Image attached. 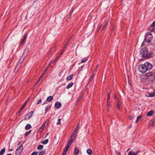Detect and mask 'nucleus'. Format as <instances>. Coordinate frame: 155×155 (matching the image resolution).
Returning <instances> with one entry per match:
<instances>
[{"instance_id":"1","label":"nucleus","mask_w":155,"mask_h":155,"mask_svg":"<svg viewBox=\"0 0 155 155\" xmlns=\"http://www.w3.org/2000/svg\"><path fill=\"white\" fill-rule=\"evenodd\" d=\"M140 54L141 57L146 59L151 57L153 55V53L152 52L148 53V50L146 47L140 49Z\"/></svg>"},{"instance_id":"2","label":"nucleus","mask_w":155,"mask_h":155,"mask_svg":"<svg viewBox=\"0 0 155 155\" xmlns=\"http://www.w3.org/2000/svg\"><path fill=\"white\" fill-rule=\"evenodd\" d=\"M153 38V37L152 34L150 32L147 33L146 34L145 38L142 44V46H143L145 45V43L146 42L147 43H150L152 40Z\"/></svg>"},{"instance_id":"3","label":"nucleus","mask_w":155,"mask_h":155,"mask_svg":"<svg viewBox=\"0 0 155 155\" xmlns=\"http://www.w3.org/2000/svg\"><path fill=\"white\" fill-rule=\"evenodd\" d=\"M143 65L146 71H150L152 68V64L148 62H145Z\"/></svg>"},{"instance_id":"4","label":"nucleus","mask_w":155,"mask_h":155,"mask_svg":"<svg viewBox=\"0 0 155 155\" xmlns=\"http://www.w3.org/2000/svg\"><path fill=\"white\" fill-rule=\"evenodd\" d=\"M23 150V146L22 145H20L16 149L15 151V155H20Z\"/></svg>"},{"instance_id":"5","label":"nucleus","mask_w":155,"mask_h":155,"mask_svg":"<svg viewBox=\"0 0 155 155\" xmlns=\"http://www.w3.org/2000/svg\"><path fill=\"white\" fill-rule=\"evenodd\" d=\"M138 70L142 73H145L147 71L143 64H141L138 67Z\"/></svg>"},{"instance_id":"6","label":"nucleus","mask_w":155,"mask_h":155,"mask_svg":"<svg viewBox=\"0 0 155 155\" xmlns=\"http://www.w3.org/2000/svg\"><path fill=\"white\" fill-rule=\"evenodd\" d=\"M33 112V111H31L30 113H28L25 117V120H28L32 116Z\"/></svg>"},{"instance_id":"7","label":"nucleus","mask_w":155,"mask_h":155,"mask_svg":"<svg viewBox=\"0 0 155 155\" xmlns=\"http://www.w3.org/2000/svg\"><path fill=\"white\" fill-rule=\"evenodd\" d=\"M73 137V136H71L70 140L68 141V143L66 145V146H68V147H69L71 145L73 140H73V139H72Z\"/></svg>"},{"instance_id":"8","label":"nucleus","mask_w":155,"mask_h":155,"mask_svg":"<svg viewBox=\"0 0 155 155\" xmlns=\"http://www.w3.org/2000/svg\"><path fill=\"white\" fill-rule=\"evenodd\" d=\"M29 51V48H26L24 50L23 54L22 55L23 56V58H25L27 56V54Z\"/></svg>"},{"instance_id":"9","label":"nucleus","mask_w":155,"mask_h":155,"mask_svg":"<svg viewBox=\"0 0 155 155\" xmlns=\"http://www.w3.org/2000/svg\"><path fill=\"white\" fill-rule=\"evenodd\" d=\"M54 106L57 109H59L61 107V104L60 102H57L55 103Z\"/></svg>"},{"instance_id":"10","label":"nucleus","mask_w":155,"mask_h":155,"mask_svg":"<svg viewBox=\"0 0 155 155\" xmlns=\"http://www.w3.org/2000/svg\"><path fill=\"white\" fill-rule=\"evenodd\" d=\"M147 76H148L149 77L147 78L146 79V80H147V79H149L150 80V82H151L153 80L152 78V73H150L148 74Z\"/></svg>"},{"instance_id":"11","label":"nucleus","mask_w":155,"mask_h":155,"mask_svg":"<svg viewBox=\"0 0 155 155\" xmlns=\"http://www.w3.org/2000/svg\"><path fill=\"white\" fill-rule=\"evenodd\" d=\"M26 37H27V34L26 33L25 34V35H24L22 41H21V45H23L25 43V39H26Z\"/></svg>"},{"instance_id":"12","label":"nucleus","mask_w":155,"mask_h":155,"mask_svg":"<svg viewBox=\"0 0 155 155\" xmlns=\"http://www.w3.org/2000/svg\"><path fill=\"white\" fill-rule=\"evenodd\" d=\"M79 151L78 148L75 147L74 150V153L75 155H78L79 153Z\"/></svg>"},{"instance_id":"13","label":"nucleus","mask_w":155,"mask_h":155,"mask_svg":"<svg viewBox=\"0 0 155 155\" xmlns=\"http://www.w3.org/2000/svg\"><path fill=\"white\" fill-rule=\"evenodd\" d=\"M121 105V103L120 102L118 101L117 103L116 104V106L117 107L119 110L120 109V107Z\"/></svg>"},{"instance_id":"14","label":"nucleus","mask_w":155,"mask_h":155,"mask_svg":"<svg viewBox=\"0 0 155 155\" xmlns=\"http://www.w3.org/2000/svg\"><path fill=\"white\" fill-rule=\"evenodd\" d=\"M5 151V147L2 148L0 151V155H3Z\"/></svg>"},{"instance_id":"15","label":"nucleus","mask_w":155,"mask_h":155,"mask_svg":"<svg viewBox=\"0 0 155 155\" xmlns=\"http://www.w3.org/2000/svg\"><path fill=\"white\" fill-rule=\"evenodd\" d=\"M87 153L89 155L92 154L93 153L92 150L90 149H88L87 150Z\"/></svg>"},{"instance_id":"16","label":"nucleus","mask_w":155,"mask_h":155,"mask_svg":"<svg viewBox=\"0 0 155 155\" xmlns=\"http://www.w3.org/2000/svg\"><path fill=\"white\" fill-rule=\"evenodd\" d=\"M31 128V126L29 124H27L25 127V129L27 130Z\"/></svg>"},{"instance_id":"17","label":"nucleus","mask_w":155,"mask_h":155,"mask_svg":"<svg viewBox=\"0 0 155 155\" xmlns=\"http://www.w3.org/2000/svg\"><path fill=\"white\" fill-rule=\"evenodd\" d=\"M53 99V97L52 96H49L47 98L46 100L48 101H52Z\"/></svg>"},{"instance_id":"18","label":"nucleus","mask_w":155,"mask_h":155,"mask_svg":"<svg viewBox=\"0 0 155 155\" xmlns=\"http://www.w3.org/2000/svg\"><path fill=\"white\" fill-rule=\"evenodd\" d=\"M153 113L154 112L152 110H150L147 113V116H151L153 114Z\"/></svg>"},{"instance_id":"19","label":"nucleus","mask_w":155,"mask_h":155,"mask_svg":"<svg viewBox=\"0 0 155 155\" xmlns=\"http://www.w3.org/2000/svg\"><path fill=\"white\" fill-rule=\"evenodd\" d=\"M45 126V124H43L41 127H40L39 129V131L40 132H42L44 129V127Z\"/></svg>"},{"instance_id":"20","label":"nucleus","mask_w":155,"mask_h":155,"mask_svg":"<svg viewBox=\"0 0 155 155\" xmlns=\"http://www.w3.org/2000/svg\"><path fill=\"white\" fill-rule=\"evenodd\" d=\"M45 150H41V151H38V152H37V154L38 153L39 155H43L45 153Z\"/></svg>"},{"instance_id":"21","label":"nucleus","mask_w":155,"mask_h":155,"mask_svg":"<svg viewBox=\"0 0 155 155\" xmlns=\"http://www.w3.org/2000/svg\"><path fill=\"white\" fill-rule=\"evenodd\" d=\"M73 82H71V83H69L68 85L66 87V88L67 89H68L71 88L73 85Z\"/></svg>"},{"instance_id":"22","label":"nucleus","mask_w":155,"mask_h":155,"mask_svg":"<svg viewBox=\"0 0 155 155\" xmlns=\"http://www.w3.org/2000/svg\"><path fill=\"white\" fill-rule=\"evenodd\" d=\"M77 133V132L76 131V132H75L74 131V130L73 132V133H72V136H73V137H72V139H73V140H74V139L75 138V137L76 135V134Z\"/></svg>"},{"instance_id":"23","label":"nucleus","mask_w":155,"mask_h":155,"mask_svg":"<svg viewBox=\"0 0 155 155\" xmlns=\"http://www.w3.org/2000/svg\"><path fill=\"white\" fill-rule=\"evenodd\" d=\"M73 76H74L73 74H72L71 75L68 76L67 77V79L68 80H70L73 78Z\"/></svg>"},{"instance_id":"24","label":"nucleus","mask_w":155,"mask_h":155,"mask_svg":"<svg viewBox=\"0 0 155 155\" xmlns=\"http://www.w3.org/2000/svg\"><path fill=\"white\" fill-rule=\"evenodd\" d=\"M48 139H46L41 142V143L43 144H46L48 142Z\"/></svg>"},{"instance_id":"25","label":"nucleus","mask_w":155,"mask_h":155,"mask_svg":"<svg viewBox=\"0 0 155 155\" xmlns=\"http://www.w3.org/2000/svg\"><path fill=\"white\" fill-rule=\"evenodd\" d=\"M155 96V93L154 92L149 94V97H152Z\"/></svg>"},{"instance_id":"26","label":"nucleus","mask_w":155,"mask_h":155,"mask_svg":"<svg viewBox=\"0 0 155 155\" xmlns=\"http://www.w3.org/2000/svg\"><path fill=\"white\" fill-rule=\"evenodd\" d=\"M43 148V146L41 145H39L38 147H37V149L38 150H41Z\"/></svg>"},{"instance_id":"27","label":"nucleus","mask_w":155,"mask_h":155,"mask_svg":"<svg viewBox=\"0 0 155 155\" xmlns=\"http://www.w3.org/2000/svg\"><path fill=\"white\" fill-rule=\"evenodd\" d=\"M25 58H23V56H22L19 61V63L20 64H21L23 62Z\"/></svg>"},{"instance_id":"28","label":"nucleus","mask_w":155,"mask_h":155,"mask_svg":"<svg viewBox=\"0 0 155 155\" xmlns=\"http://www.w3.org/2000/svg\"><path fill=\"white\" fill-rule=\"evenodd\" d=\"M128 155H136V153L134 152L130 151L128 153Z\"/></svg>"},{"instance_id":"29","label":"nucleus","mask_w":155,"mask_h":155,"mask_svg":"<svg viewBox=\"0 0 155 155\" xmlns=\"http://www.w3.org/2000/svg\"><path fill=\"white\" fill-rule=\"evenodd\" d=\"M79 128V125L78 124L77 127H76V128L74 130L75 132H78V129Z\"/></svg>"},{"instance_id":"30","label":"nucleus","mask_w":155,"mask_h":155,"mask_svg":"<svg viewBox=\"0 0 155 155\" xmlns=\"http://www.w3.org/2000/svg\"><path fill=\"white\" fill-rule=\"evenodd\" d=\"M108 22V21H107L105 23V24H104V27H103V28L102 30H104V29L105 28H106V26L107 25Z\"/></svg>"},{"instance_id":"31","label":"nucleus","mask_w":155,"mask_h":155,"mask_svg":"<svg viewBox=\"0 0 155 155\" xmlns=\"http://www.w3.org/2000/svg\"><path fill=\"white\" fill-rule=\"evenodd\" d=\"M50 108V106H48L45 108V113H46L48 111V110Z\"/></svg>"},{"instance_id":"32","label":"nucleus","mask_w":155,"mask_h":155,"mask_svg":"<svg viewBox=\"0 0 155 155\" xmlns=\"http://www.w3.org/2000/svg\"><path fill=\"white\" fill-rule=\"evenodd\" d=\"M25 107V105H23L21 108L20 109L19 111L18 112V113L20 114L21 113V111Z\"/></svg>"},{"instance_id":"33","label":"nucleus","mask_w":155,"mask_h":155,"mask_svg":"<svg viewBox=\"0 0 155 155\" xmlns=\"http://www.w3.org/2000/svg\"><path fill=\"white\" fill-rule=\"evenodd\" d=\"M141 117V115H140L138 116L137 117V119H136V123H137L138 121V120L140 119Z\"/></svg>"},{"instance_id":"34","label":"nucleus","mask_w":155,"mask_h":155,"mask_svg":"<svg viewBox=\"0 0 155 155\" xmlns=\"http://www.w3.org/2000/svg\"><path fill=\"white\" fill-rule=\"evenodd\" d=\"M61 119H58V122L57 123V124H59V125L61 124Z\"/></svg>"},{"instance_id":"35","label":"nucleus","mask_w":155,"mask_h":155,"mask_svg":"<svg viewBox=\"0 0 155 155\" xmlns=\"http://www.w3.org/2000/svg\"><path fill=\"white\" fill-rule=\"evenodd\" d=\"M87 59L86 58H84L83 59L82 61H81V63H84L85 62L87 61Z\"/></svg>"},{"instance_id":"36","label":"nucleus","mask_w":155,"mask_h":155,"mask_svg":"<svg viewBox=\"0 0 155 155\" xmlns=\"http://www.w3.org/2000/svg\"><path fill=\"white\" fill-rule=\"evenodd\" d=\"M110 105V103L108 101H107V107H109Z\"/></svg>"},{"instance_id":"37","label":"nucleus","mask_w":155,"mask_h":155,"mask_svg":"<svg viewBox=\"0 0 155 155\" xmlns=\"http://www.w3.org/2000/svg\"><path fill=\"white\" fill-rule=\"evenodd\" d=\"M29 134L28 132H26L25 134V137H26L28 135H29Z\"/></svg>"},{"instance_id":"38","label":"nucleus","mask_w":155,"mask_h":155,"mask_svg":"<svg viewBox=\"0 0 155 155\" xmlns=\"http://www.w3.org/2000/svg\"><path fill=\"white\" fill-rule=\"evenodd\" d=\"M69 147H68V146H66V147H65L64 150H65V151H67L68 150V149L69 148Z\"/></svg>"},{"instance_id":"39","label":"nucleus","mask_w":155,"mask_h":155,"mask_svg":"<svg viewBox=\"0 0 155 155\" xmlns=\"http://www.w3.org/2000/svg\"><path fill=\"white\" fill-rule=\"evenodd\" d=\"M69 147H68V146H66V147H65L64 150H65V151H67L68 150V149L69 148Z\"/></svg>"},{"instance_id":"40","label":"nucleus","mask_w":155,"mask_h":155,"mask_svg":"<svg viewBox=\"0 0 155 155\" xmlns=\"http://www.w3.org/2000/svg\"><path fill=\"white\" fill-rule=\"evenodd\" d=\"M37 152H34L32 153L31 155H37Z\"/></svg>"},{"instance_id":"41","label":"nucleus","mask_w":155,"mask_h":155,"mask_svg":"<svg viewBox=\"0 0 155 155\" xmlns=\"http://www.w3.org/2000/svg\"><path fill=\"white\" fill-rule=\"evenodd\" d=\"M151 27H154L155 26V21H154L153 23L151 25Z\"/></svg>"},{"instance_id":"42","label":"nucleus","mask_w":155,"mask_h":155,"mask_svg":"<svg viewBox=\"0 0 155 155\" xmlns=\"http://www.w3.org/2000/svg\"><path fill=\"white\" fill-rule=\"evenodd\" d=\"M29 98L25 102V103L24 104V105H25H25L28 102V101Z\"/></svg>"},{"instance_id":"43","label":"nucleus","mask_w":155,"mask_h":155,"mask_svg":"<svg viewBox=\"0 0 155 155\" xmlns=\"http://www.w3.org/2000/svg\"><path fill=\"white\" fill-rule=\"evenodd\" d=\"M41 99H40L37 102V104H39L41 102Z\"/></svg>"},{"instance_id":"44","label":"nucleus","mask_w":155,"mask_h":155,"mask_svg":"<svg viewBox=\"0 0 155 155\" xmlns=\"http://www.w3.org/2000/svg\"><path fill=\"white\" fill-rule=\"evenodd\" d=\"M49 120H47L45 122V124H47V125H48V124L49 123Z\"/></svg>"},{"instance_id":"45","label":"nucleus","mask_w":155,"mask_h":155,"mask_svg":"<svg viewBox=\"0 0 155 155\" xmlns=\"http://www.w3.org/2000/svg\"><path fill=\"white\" fill-rule=\"evenodd\" d=\"M151 31H153L155 33V27H153L151 29Z\"/></svg>"},{"instance_id":"46","label":"nucleus","mask_w":155,"mask_h":155,"mask_svg":"<svg viewBox=\"0 0 155 155\" xmlns=\"http://www.w3.org/2000/svg\"><path fill=\"white\" fill-rule=\"evenodd\" d=\"M67 152L64 150L62 155H66Z\"/></svg>"},{"instance_id":"47","label":"nucleus","mask_w":155,"mask_h":155,"mask_svg":"<svg viewBox=\"0 0 155 155\" xmlns=\"http://www.w3.org/2000/svg\"><path fill=\"white\" fill-rule=\"evenodd\" d=\"M110 99V94L108 93V96L107 98V101H108V100Z\"/></svg>"},{"instance_id":"48","label":"nucleus","mask_w":155,"mask_h":155,"mask_svg":"<svg viewBox=\"0 0 155 155\" xmlns=\"http://www.w3.org/2000/svg\"><path fill=\"white\" fill-rule=\"evenodd\" d=\"M41 78H40V77L38 79V81H37V83L35 84V86L36 85V84L38 83L40 81V80L41 79Z\"/></svg>"},{"instance_id":"49","label":"nucleus","mask_w":155,"mask_h":155,"mask_svg":"<svg viewBox=\"0 0 155 155\" xmlns=\"http://www.w3.org/2000/svg\"><path fill=\"white\" fill-rule=\"evenodd\" d=\"M129 119L130 120H131L132 119V117L131 116H129Z\"/></svg>"},{"instance_id":"50","label":"nucleus","mask_w":155,"mask_h":155,"mask_svg":"<svg viewBox=\"0 0 155 155\" xmlns=\"http://www.w3.org/2000/svg\"><path fill=\"white\" fill-rule=\"evenodd\" d=\"M49 64H49L48 66L46 68V69L45 70L44 72V73L47 71V69L48 68Z\"/></svg>"},{"instance_id":"51","label":"nucleus","mask_w":155,"mask_h":155,"mask_svg":"<svg viewBox=\"0 0 155 155\" xmlns=\"http://www.w3.org/2000/svg\"><path fill=\"white\" fill-rule=\"evenodd\" d=\"M44 72L41 75V76H40V78H41L44 75Z\"/></svg>"},{"instance_id":"52","label":"nucleus","mask_w":155,"mask_h":155,"mask_svg":"<svg viewBox=\"0 0 155 155\" xmlns=\"http://www.w3.org/2000/svg\"><path fill=\"white\" fill-rule=\"evenodd\" d=\"M68 45V43H67L65 45L64 47L66 48V47Z\"/></svg>"},{"instance_id":"53","label":"nucleus","mask_w":155,"mask_h":155,"mask_svg":"<svg viewBox=\"0 0 155 155\" xmlns=\"http://www.w3.org/2000/svg\"><path fill=\"white\" fill-rule=\"evenodd\" d=\"M98 67V65H97L96 67V68H95V71H97V68Z\"/></svg>"},{"instance_id":"54","label":"nucleus","mask_w":155,"mask_h":155,"mask_svg":"<svg viewBox=\"0 0 155 155\" xmlns=\"http://www.w3.org/2000/svg\"><path fill=\"white\" fill-rule=\"evenodd\" d=\"M65 48L64 47V48H63L62 50V51L63 52L65 50Z\"/></svg>"},{"instance_id":"55","label":"nucleus","mask_w":155,"mask_h":155,"mask_svg":"<svg viewBox=\"0 0 155 155\" xmlns=\"http://www.w3.org/2000/svg\"><path fill=\"white\" fill-rule=\"evenodd\" d=\"M13 150V149H9L8 150V151H12Z\"/></svg>"},{"instance_id":"56","label":"nucleus","mask_w":155,"mask_h":155,"mask_svg":"<svg viewBox=\"0 0 155 155\" xmlns=\"http://www.w3.org/2000/svg\"><path fill=\"white\" fill-rule=\"evenodd\" d=\"M48 134H49V133H47L46 135V137H45V138H46L47 137L48 135Z\"/></svg>"},{"instance_id":"57","label":"nucleus","mask_w":155,"mask_h":155,"mask_svg":"<svg viewBox=\"0 0 155 155\" xmlns=\"http://www.w3.org/2000/svg\"><path fill=\"white\" fill-rule=\"evenodd\" d=\"M31 132V130H29L28 132L30 134Z\"/></svg>"},{"instance_id":"58","label":"nucleus","mask_w":155,"mask_h":155,"mask_svg":"<svg viewBox=\"0 0 155 155\" xmlns=\"http://www.w3.org/2000/svg\"><path fill=\"white\" fill-rule=\"evenodd\" d=\"M114 99H117V96H116V95H115L114 97Z\"/></svg>"},{"instance_id":"59","label":"nucleus","mask_w":155,"mask_h":155,"mask_svg":"<svg viewBox=\"0 0 155 155\" xmlns=\"http://www.w3.org/2000/svg\"><path fill=\"white\" fill-rule=\"evenodd\" d=\"M109 107H107V111H108V110H109Z\"/></svg>"},{"instance_id":"60","label":"nucleus","mask_w":155,"mask_h":155,"mask_svg":"<svg viewBox=\"0 0 155 155\" xmlns=\"http://www.w3.org/2000/svg\"><path fill=\"white\" fill-rule=\"evenodd\" d=\"M63 52L62 51H61V53L60 54V55H61L63 54Z\"/></svg>"},{"instance_id":"61","label":"nucleus","mask_w":155,"mask_h":155,"mask_svg":"<svg viewBox=\"0 0 155 155\" xmlns=\"http://www.w3.org/2000/svg\"><path fill=\"white\" fill-rule=\"evenodd\" d=\"M94 75L93 74L92 76L91 77V78H92L94 77Z\"/></svg>"},{"instance_id":"62","label":"nucleus","mask_w":155,"mask_h":155,"mask_svg":"<svg viewBox=\"0 0 155 155\" xmlns=\"http://www.w3.org/2000/svg\"><path fill=\"white\" fill-rule=\"evenodd\" d=\"M18 65H19V64H18V65L15 68V70H16V68H17V67H18Z\"/></svg>"},{"instance_id":"63","label":"nucleus","mask_w":155,"mask_h":155,"mask_svg":"<svg viewBox=\"0 0 155 155\" xmlns=\"http://www.w3.org/2000/svg\"><path fill=\"white\" fill-rule=\"evenodd\" d=\"M61 55H60V54L59 55H58V58L59 57L61 56Z\"/></svg>"},{"instance_id":"64","label":"nucleus","mask_w":155,"mask_h":155,"mask_svg":"<svg viewBox=\"0 0 155 155\" xmlns=\"http://www.w3.org/2000/svg\"><path fill=\"white\" fill-rule=\"evenodd\" d=\"M7 155H12V154L11 153L8 154Z\"/></svg>"}]
</instances>
